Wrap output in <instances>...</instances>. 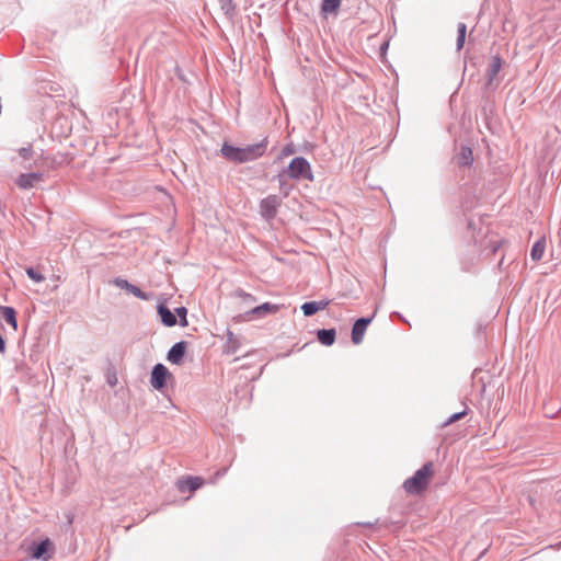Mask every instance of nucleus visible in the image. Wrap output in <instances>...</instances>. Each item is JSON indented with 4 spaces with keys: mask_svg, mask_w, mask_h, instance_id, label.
Here are the masks:
<instances>
[{
    "mask_svg": "<svg viewBox=\"0 0 561 561\" xmlns=\"http://www.w3.org/2000/svg\"><path fill=\"white\" fill-rule=\"evenodd\" d=\"M267 139H263L257 144L247 145L244 147H236L228 142L221 146L220 152L225 159L233 163H245L261 158L267 149Z\"/></svg>",
    "mask_w": 561,
    "mask_h": 561,
    "instance_id": "nucleus-1",
    "label": "nucleus"
},
{
    "mask_svg": "<svg viewBox=\"0 0 561 561\" xmlns=\"http://www.w3.org/2000/svg\"><path fill=\"white\" fill-rule=\"evenodd\" d=\"M433 473L432 462L423 465L415 473L403 482V489L408 494H420L428 485V480Z\"/></svg>",
    "mask_w": 561,
    "mask_h": 561,
    "instance_id": "nucleus-2",
    "label": "nucleus"
},
{
    "mask_svg": "<svg viewBox=\"0 0 561 561\" xmlns=\"http://www.w3.org/2000/svg\"><path fill=\"white\" fill-rule=\"evenodd\" d=\"M289 179L299 181H313V172L309 161L304 157H295L286 169H283Z\"/></svg>",
    "mask_w": 561,
    "mask_h": 561,
    "instance_id": "nucleus-3",
    "label": "nucleus"
},
{
    "mask_svg": "<svg viewBox=\"0 0 561 561\" xmlns=\"http://www.w3.org/2000/svg\"><path fill=\"white\" fill-rule=\"evenodd\" d=\"M30 553L33 559L48 561L54 554V545L49 538H46L34 542L30 548Z\"/></svg>",
    "mask_w": 561,
    "mask_h": 561,
    "instance_id": "nucleus-4",
    "label": "nucleus"
},
{
    "mask_svg": "<svg viewBox=\"0 0 561 561\" xmlns=\"http://www.w3.org/2000/svg\"><path fill=\"white\" fill-rule=\"evenodd\" d=\"M280 204V197L277 195H268L260 202V214L267 220L274 219Z\"/></svg>",
    "mask_w": 561,
    "mask_h": 561,
    "instance_id": "nucleus-5",
    "label": "nucleus"
},
{
    "mask_svg": "<svg viewBox=\"0 0 561 561\" xmlns=\"http://www.w3.org/2000/svg\"><path fill=\"white\" fill-rule=\"evenodd\" d=\"M171 373L163 364H156L151 370L150 383L156 390H162L167 386V379Z\"/></svg>",
    "mask_w": 561,
    "mask_h": 561,
    "instance_id": "nucleus-6",
    "label": "nucleus"
},
{
    "mask_svg": "<svg viewBox=\"0 0 561 561\" xmlns=\"http://www.w3.org/2000/svg\"><path fill=\"white\" fill-rule=\"evenodd\" d=\"M44 174L41 172H30V173H21L16 180L15 184L21 190H31L37 187L38 184L43 181Z\"/></svg>",
    "mask_w": 561,
    "mask_h": 561,
    "instance_id": "nucleus-7",
    "label": "nucleus"
},
{
    "mask_svg": "<svg viewBox=\"0 0 561 561\" xmlns=\"http://www.w3.org/2000/svg\"><path fill=\"white\" fill-rule=\"evenodd\" d=\"M113 284L116 287L133 294L135 297H137L141 300H148L150 298V295L148 293L142 291L139 287L135 286L134 284L129 283L127 279H124L122 277L114 278Z\"/></svg>",
    "mask_w": 561,
    "mask_h": 561,
    "instance_id": "nucleus-8",
    "label": "nucleus"
},
{
    "mask_svg": "<svg viewBox=\"0 0 561 561\" xmlns=\"http://www.w3.org/2000/svg\"><path fill=\"white\" fill-rule=\"evenodd\" d=\"M374 316L373 317H369V318H359L357 319L353 327H352V342L354 344H359L362 343L363 339H364V334H365V331L367 329V327L369 325V323L371 322Z\"/></svg>",
    "mask_w": 561,
    "mask_h": 561,
    "instance_id": "nucleus-9",
    "label": "nucleus"
},
{
    "mask_svg": "<svg viewBox=\"0 0 561 561\" xmlns=\"http://www.w3.org/2000/svg\"><path fill=\"white\" fill-rule=\"evenodd\" d=\"M186 352V342L175 343L168 352L167 359L172 364H180Z\"/></svg>",
    "mask_w": 561,
    "mask_h": 561,
    "instance_id": "nucleus-10",
    "label": "nucleus"
},
{
    "mask_svg": "<svg viewBox=\"0 0 561 561\" xmlns=\"http://www.w3.org/2000/svg\"><path fill=\"white\" fill-rule=\"evenodd\" d=\"M226 336L227 339L224 346V352L228 355L236 354L240 350L241 339L238 335L233 334V332L230 331L229 329H227L226 331Z\"/></svg>",
    "mask_w": 561,
    "mask_h": 561,
    "instance_id": "nucleus-11",
    "label": "nucleus"
},
{
    "mask_svg": "<svg viewBox=\"0 0 561 561\" xmlns=\"http://www.w3.org/2000/svg\"><path fill=\"white\" fill-rule=\"evenodd\" d=\"M203 483L204 480L199 477H186L185 479L179 480L176 485L181 492H185L187 490L193 492L199 489Z\"/></svg>",
    "mask_w": 561,
    "mask_h": 561,
    "instance_id": "nucleus-12",
    "label": "nucleus"
},
{
    "mask_svg": "<svg viewBox=\"0 0 561 561\" xmlns=\"http://www.w3.org/2000/svg\"><path fill=\"white\" fill-rule=\"evenodd\" d=\"M502 68V59L499 55L492 56L491 61L489 64L486 70L488 82L486 85L491 87L493 84L494 79Z\"/></svg>",
    "mask_w": 561,
    "mask_h": 561,
    "instance_id": "nucleus-13",
    "label": "nucleus"
},
{
    "mask_svg": "<svg viewBox=\"0 0 561 561\" xmlns=\"http://www.w3.org/2000/svg\"><path fill=\"white\" fill-rule=\"evenodd\" d=\"M329 305L328 300L307 301L301 305V310L305 317H311L320 310H324Z\"/></svg>",
    "mask_w": 561,
    "mask_h": 561,
    "instance_id": "nucleus-14",
    "label": "nucleus"
},
{
    "mask_svg": "<svg viewBox=\"0 0 561 561\" xmlns=\"http://www.w3.org/2000/svg\"><path fill=\"white\" fill-rule=\"evenodd\" d=\"M158 314L161 322L167 327H173L176 324V316L163 304H160L157 308Z\"/></svg>",
    "mask_w": 561,
    "mask_h": 561,
    "instance_id": "nucleus-15",
    "label": "nucleus"
},
{
    "mask_svg": "<svg viewBox=\"0 0 561 561\" xmlns=\"http://www.w3.org/2000/svg\"><path fill=\"white\" fill-rule=\"evenodd\" d=\"M0 318H2L14 330L18 329L16 311L13 307H0Z\"/></svg>",
    "mask_w": 561,
    "mask_h": 561,
    "instance_id": "nucleus-16",
    "label": "nucleus"
},
{
    "mask_svg": "<svg viewBox=\"0 0 561 561\" xmlns=\"http://www.w3.org/2000/svg\"><path fill=\"white\" fill-rule=\"evenodd\" d=\"M317 337L322 345L331 346L335 342L336 332L334 329H320L317 331Z\"/></svg>",
    "mask_w": 561,
    "mask_h": 561,
    "instance_id": "nucleus-17",
    "label": "nucleus"
},
{
    "mask_svg": "<svg viewBox=\"0 0 561 561\" xmlns=\"http://www.w3.org/2000/svg\"><path fill=\"white\" fill-rule=\"evenodd\" d=\"M276 311H278V306L277 305H273V304H270V302H264L260 306H256L254 307L252 310H251V313L257 318L260 317H263L267 313H275Z\"/></svg>",
    "mask_w": 561,
    "mask_h": 561,
    "instance_id": "nucleus-18",
    "label": "nucleus"
},
{
    "mask_svg": "<svg viewBox=\"0 0 561 561\" xmlns=\"http://www.w3.org/2000/svg\"><path fill=\"white\" fill-rule=\"evenodd\" d=\"M473 161L472 149L467 146H462L460 152L458 154V164L462 167H468Z\"/></svg>",
    "mask_w": 561,
    "mask_h": 561,
    "instance_id": "nucleus-19",
    "label": "nucleus"
},
{
    "mask_svg": "<svg viewBox=\"0 0 561 561\" xmlns=\"http://www.w3.org/2000/svg\"><path fill=\"white\" fill-rule=\"evenodd\" d=\"M546 249V241L545 239L537 240L530 251V256L534 261H540L543 256Z\"/></svg>",
    "mask_w": 561,
    "mask_h": 561,
    "instance_id": "nucleus-20",
    "label": "nucleus"
},
{
    "mask_svg": "<svg viewBox=\"0 0 561 561\" xmlns=\"http://www.w3.org/2000/svg\"><path fill=\"white\" fill-rule=\"evenodd\" d=\"M466 33H467L466 24L462 22L458 23V25H457V42H456V47H457L458 51L461 50L465 45Z\"/></svg>",
    "mask_w": 561,
    "mask_h": 561,
    "instance_id": "nucleus-21",
    "label": "nucleus"
},
{
    "mask_svg": "<svg viewBox=\"0 0 561 561\" xmlns=\"http://www.w3.org/2000/svg\"><path fill=\"white\" fill-rule=\"evenodd\" d=\"M286 176L287 174L284 172V170H282L276 176L275 179L277 180L278 184H279V188H280V192L283 193V195L286 197L290 190H291V186L287 183L286 181Z\"/></svg>",
    "mask_w": 561,
    "mask_h": 561,
    "instance_id": "nucleus-22",
    "label": "nucleus"
},
{
    "mask_svg": "<svg viewBox=\"0 0 561 561\" xmlns=\"http://www.w3.org/2000/svg\"><path fill=\"white\" fill-rule=\"evenodd\" d=\"M341 5V0H323L321 10L324 13H331L336 11Z\"/></svg>",
    "mask_w": 561,
    "mask_h": 561,
    "instance_id": "nucleus-23",
    "label": "nucleus"
},
{
    "mask_svg": "<svg viewBox=\"0 0 561 561\" xmlns=\"http://www.w3.org/2000/svg\"><path fill=\"white\" fill-rule=\"evenodd\" d=\"M25 272L27 276L35 283H42L45 279L44 275L34 267H27Z\"/></svg>",
    "mask_w": 561,
    "mask_h": 561,
    "instance_id": "nucleus-24",
    "label": "nucleus"
},
{
    "mask_svg": "<svg viewBox=\"0 0 561 561\" xmlns=\"http://www.w3.org/2000/svg\"><path fill=\"white\" fill-rule=\"evenodd\" d=\"M174 314L176 317H179V322H180L181 327H186L187 325V319H186L187 309L185 307H178L175 309V313Z\"/></svg>",
    "mask_w": 561,
    "mask_h": 561,
    "instance_id": "nucleus-25",
    "label": "nucleus"
},
{
    "mask_svg": "<svg viewBox=\"0 0 561 561\" xmlns=\"http://www.w3.org/2000/svg\"><path fill=\"white\" fill-rule=\"evenodd\" d=\"M466 415H467V408H466L463 411H461V412H457V413L451 414V415H450V416H449V417H448V419L443 423V427L448 426V425H450V424H453V423H455V422H457V421L461 420V419H462L463 416H466Z\"/></svg>",
    "mask_w": 561,
    "mask_h": 561,
    "instance_id": "nucleus-26",
    "label": "nucleus"
},
{
    "mask_svg": "<svg viewBox=\"0 0 561 561\" xmlns=\"http://www.w3.org/2000/svg\"><path fill=\"white\" fill-rule=\"evenodd\" d=\"M19 154L24 159H30L32 156V146L20 148Z\"/></svg>",
    "mask_w": 561,
    "mask_h": 561,
    "instance_id": "nucleus-27",
    "label": "nucleus"
},
{
    "mask_svg": "<svg viewBox=\"0 0 561 561\" xmlns=\"http://www.w3.org/2000/svg\"><path fill=\"white\" fill-rule=\"evenodd\" d=\"M236 295L239 296V297H243L245 299H249V300H253V296L250 295V294L244 293V290H242V289H238L236 291Z\"/></svg>",
    "mask_w": 561,
    "mask_h": 561,
    "instance_id": "nucleus-28",
    "label": "nucleus"
},
{
    "mask_svg": "<svg viewBox=\"0 0 561 561\" xmlns=\"http://www.w3.org/2000/svg\"><path fill=\"white\" fill-rule=\"evenodd\" d=\"M5 351V342L2 335L0 334V352L3 353Z\"/></svg>",
    "mask_w": 561,
    "mask_h": 561,
    "instance_id": "nucleus-29",
    "label": "nucleus"
},
{
    "mask_svg": "<svg viewBox=\"0 0 561 561\" xmlns=\"http://www.w3.org/2000/svg\"><path fill=\"white\" fill-rule=\"evenodd\" d=\"M226 472H227V469H224V470H222V472H219V471H218V472H217V476H218V477H219V476H224Z\"/></svg>",
    "mask_w": 561,
    "mask_h": 561,
    "instance_id": "nucleus-30",
    "label": "nucleus"
}]
</instances>
